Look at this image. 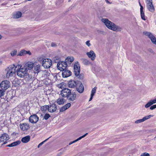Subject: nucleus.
<instances>
[{
    "label": "nucleus",
    "mask_w": 156,
    "mask_h": 156,
    "mask_svg": "<svg viewBox=\"0 0 156 156\" xmlns=\"http://www.w3.org/2000/svg\"><path fill=\"white\" fill-rule=\"evenodd\" d=\"M101 21L109 29L113 31H120L122 30L121 28L116 25L107 19H102Z\"/></svg>",
    "instance_id": "1"
},
{
    "label": "nucleus",
    "mask_w": 156,
    "mask_h": 156,
    "mask_svg": "<svg viewBox=\"0 0 156 156\" xmlns=\"http://www.w3.org/2000/svg\"><path fill=\"white\" fill-rule=\"evenodd\" d=\"M16 67L14 65L9 66L5 69L7 72L6 77L9 78L11 76H13L14 74L16 72Z\"/></svg>",
    "instance_id": "2"
},
{
    "label": "nucleus",
    "mask_w": 156,
    "mask_h": 156,
    "mask_svg": "<svg viewBox=\"0 0 156 156\" xmlns=\"http://www.w3.org/2000/svg\"><path fill=\"white\" fill-rule=\"evenodd\" d=\"M9 136L6 133L2 134L0 136V145L2 146L7 143V141L9 139Z\"/></svg>",
    "instance_id": "3"
},
{
    "label": "nucleus",
    "mask_w": 156,
    "mask_h": 156,
    "mask_svg": "<svg viewBox=\"0 0 156 156\" xmlns=\"http://www.w3.org/2000/svg\"><path fill=\"white\" fill-rule=\"evenodd\" d=\"M52 64L51 60L49 58L44 59L42 62V66L45 69L50 68Z\"/></svg>",
    "instance_id": "4"
},
{
    "label": "nucleus",
    "mask_w": 156,
    "mask_h": 156,
    "mask_svg": "<svg viewBox=\"0 0 156 156\" xmlns=\"http://www.w3.org/2000/svg\"><path fill=\"white\" fill-rule=\"evenodd\" d=\"M28 70L25 68H21L18 71L17 75L20 77H23L27 76Z\"/></svg>",
    "instance_id": "5"
},
{
    "label": "nucleus",
    "mask_w": 156,
    "mask_h": 156,
    "mask_svg": "<svg viewBox=\"0 0 156 156\" xmlns=\"http://www.w3.org/2000/svg\"><path fill=\"white\" fill-rule=\"evenodd\" d=\"M71 93V90L68 88H65L61 90L60 94L62 97L67 98Z\"/></svg>",
    "instance_id": "6"
},
{
    "label": "nucleus",
    "mask_w": 156,
    "mask_h": 156,
    "mask_svg": "<svg viewBox=\"0 0 156 156\" xmlns=\"http://www.w3.org/2000/svg\"><path fill=\"white\" fill-rule=\"evenodd\" d=\"M68 66L66 62H59L57 64V67L59 70L63 71L66 69Z\"/></svg>",
    "instance_id": "7"
},
{
    "label": "nucleus",
    "mask_w": 156,
    "mask_h": 156,
    "mask_svg": "<svg viewBox=\"0 0 156 156\" xmlns=\"http://www.w3.org/2000/svg\"><path fill=\"white\" fill-rule=\"evenodd\" d=\"M10 82L8 80L3 81L1 83V88L5 91L10 86Z\"/></svg>",
    "instance_id": "8"
},
{
    "label": "nucleus",
    "mask_w": 156,
    "mask_h": 156,
    "mask_svg": "<svg viewBox=\"0 0 156 156\" xmlns=\"http://www.w3.org/2000/svg\"><path fill=\"white\" fill-rule=\"evenodd\" d=\"M143 33L149 38L153 44L156 45V38L153 34L147 31L144 32Z\"/></svg>",
    "instance_id": "9"
},
{
    "label": "nucleus",
    "mask_w": 156,
    "mask_h": 156,
    "mask_svg": "<svg viewBox=\"0 0 156 156\" xmlns=\"http://www.w3.org/2000/svg\"><path fill=\"white\" fill-rule=\"evenodd\" d=\"M80 67L78 62H76L74 66V72L76 76H79L80 73Z\"/></svg>",
    "instance_id": "10"
},
{
    "label": "nucleus",
    "mask_w": 156,
    "mask_h": 156,
    "mask_svg": "<svg viewBox=\"0 0 156 156\" xmlns=\"http://www.w3.org/2000/svg\"><path fill=\"white\" fill-rule=\"evenodd\" d=\"M77 90L80 93H82L84 90V87L82 83L79 81H77V83L76 86Z\"/></svg>",
    "instance_id": "11"
},
{
    "label": "nucleus",
    "mask_w": 156,
    "mask_h": 156,
    "mask_svg": "<svg viewBox=\"0 0 156 156\" xmlns=\"http://www.w3.org/2000/svg\"><path fill=\"white\" fill-rule=\"evenodd\" d=\"M76 95L75 92L71 93L67 97L69 102L70 103L74 102L76 99Z\"/></svg>",
    "instance_id": "12"
},
{
    "label": "nucleus",
    "mask_w": 156,
    "mask_h": 156,
    "mask_svg": "<svg viewBox=\"0 0 156 156\" xmlns=\"http://www.w3.org/2000/svg\"><path fill=\"white\" fill-rule=\"evenodd\" d=\"M39 120L38 116L36 114H34L31 115L29 118L30 122L32 123H36Z\"/></svg>",
    "instance_id": "13"
},
{
    "label": "nucleus",
    "mask_w": 156,
    "mask_h": 156,
    "mask_svg": "<svg viewBox=\"0 0 156 156\" xmlns=\"http://www.w3.org/2000/svg\"><path fill=\"white\" fill-rule=\"evenodd\" d=\"M86 54L93 61L95 59L96 55L93 51L90 50L89 52H87Z\"/></svg>",
    "instance_id": "14"
},
{
    "label": "nucleus",
    "mask_w": 156,
    "mask_h": 156,
    "mask_svg": "<svg viewBox=\"0 0 156 156\" xmlns=\"http://www.w3.org/2000/svg\"><path fill=\"white\" fill-rule=\"evenodd\" d=\"M153 115H149L144 117L143 119H139L135 121V123L136 124L139 123L143 122H144L146 120L150 119L151 117H153Z\"/></svg>",
    "instance_id": "15"
},
{
    "label": "nucleus",
    "mask_w": 156,
    "mask_h": 156,
    "mask_svg": "<svg viewBox=\"0 0 156 156\" xmlns=\"http://www.w3.org/2000/svg\"><path fill=\"white\" fill-rule=\"evenodd\" d=\"M57 109L56 105L55 104H52L49 105L48 111L50 112H53L55 111Z\"/></svg>",
    "instance_id": "16"
},
{
    "label": "nucleus",
    "mask_w": 156,
    "mask_h": 156,
    "mask_svg": "<svg viewBox=\"0 0 156 156\" xmlns=\"http://www.w3.org/2000/svg\"><path fill=\"white\" fill-rule=\"evenodd\" d=\"M71 75V72L66 69L62 71V75L63 77H67Z\"/></svg>",
    "instance_id": "17"
},
{
    "label": "nucleus",
    "mask_w": 156,
    "mask_h": 156,
    "mask_svg": "<svg viewBox=\"0 0 156 156\" xmlns=\"http://www.w3.org/2000/svg\"><path fill=\"white\" fill-rule=\"evenodd\" d=\"M20 127L22 130L24 131L28 130L30 128V126L28 124L24 123L20 124Z\"/></svg>",
    "instance_id": "18"
},
{
    "label": "nucleus",
    "mask_w": 156,
    "mask_h": 156,
    "mask_svg": "<svg viewBox=\"0 0 156 156\" xmlns=\"http://www.w3.org/2000/svg\"><path fill=\"white\" fill-rule=\"evenodd\" d=\"M155 103H156V98L151 99L145 105V108H147L150 107L153 104Z\"/></svg>",
    "instance_id": "19"
},
{
    "label": "nucleus",
    "mask_w": 156,
    "mask_h": 156,
    "mask_svg": "<svg viewBox=\"0 0 156 156\" xmlns=\"http://www.w3.org/2000/svg\"><path fill=\"white\" fill-rule=\"evenodd\" d=\"M77 83V81L76 82L74 80H71L68 82V86L69 87L73 88L76 87Z\"/></svg>",
    "instance_id": "20"
},
{
    "label": "nucleus",
    "mask_w": 156,
    "mask_h": 156,
    "mask_svg": "<svg viewBox=\"0 0 156 156\" xmlns=\"http://www.w3.org/2000/svg\"><path fill=\"white\" fill-rule=\"evenodd\" d=\"M34 71L35 73H38L41 71V66L40 65H36L34 67Z\"/></svg>",
    "instance_id": "21"
},
{
    "label": "nucleus",
    "mask_w": 156,
    "mask_h": 156,
    "mask_svg": "<svg viewBox=\"0 0 156 156\" xmlns=\"http://www.w3.org/2000/svg\"><path fill=\"white\" fill-rule=\"evenodd\" d=\"M74 58L73 57H68L65 59V62L68 65H69L73 61Z\"/></svg>",
    "instance_id": "22"
},
{
    "label": "nucleus",
    "mask_w": 156,
    "mask_h": 156,
    "mask_svg": "<svg viewBox=\"0 0 156 156\" xmlns=\"http://www.w3.org/2000/svg\"><path fill=\"white\" fill-rule=\"evenodd\" d=\"M27 54L30 55L31 53L30 51H26L25 50H22L19 52V54L17 55L22 56Z\"/></svg>",
    "instance_id": "23"
},
{
    "label": "nucleus",
    "mask_w": 156,
    "mask_h": 156,
    "mask_svg": "<svg viewBox=\"0 0 156 156\" xmlns=\"http://www.w3.org/2000/svg\"><path fill=\"white\" fill-rule=\"evenodd\" d=\"M66 100L63 98L60 97L56 101L57 103L59 105H63Z\"/></svg>",
    "instance_id": "24"
},
{
    "label": "nucleus",
    "mask_w": 156,
    "mask_h": 156,
    "mask_svg": "<svg viewBox=\"0 0 156 156\" xmlns=\"http://www.w3.org/2000/svg\"><path fill=\"white\" fill-rule=\"evenodd\" d=\"M148 10L151 12H154L155 11V8L153 4H151L146 6Z\"/></svg>",
    "instance_id": "25"
},
{
    "label": "nucleus",
    "mask_w": 156,
    "mask_h": 156,
    "mask_svg": "<svg viewBox=\"0 0 156 156\" xmlns=\"http://www.w3.org/2000/svg\"><path fill=\"white\" fill-rule=\"evenodd\" d=\"M34 64L31 62H28L27 63V68H26L27 70H30L33 69L34 66Z\"/></svg>",
    "instance_id": "26"
},
{
    "label": "nucleus",
    "mask_w": 156,
    "mask_h": 156,
    "mask_svg": "<svg viewBox=\"0 0 156 156\" xmlns=\"http://www.w3.org/2000/svg\"><path fill=\"white\" fill-rule=\"evenodd\" d=\"M30 139V137L29 136H27L22 138L21 141L23 143H27L28 142Z\"/></svg>",
    "instance_id": "27"
},
{
    "label": "nucleus",
    "mask_w": 156,
    "mask_h": 156,
    "mask_svg": "<svg viewBox=\"0 0 156 156\" xmlns=\"http://www.w3.org/2000/svg\"><path fill=\"white\" fill-rule=\"evenodd\" d=\"M21 143V142L20 140L17 141H16L13 142L10 144L7 145V147H12L16 146L18 145H19Z\"/></svg>",
    "instance_id": "28"
},
{
    "label": "nucleus",
    "mask_w": 156,
    "mask_h": 156,
    "mask_svg": "<svg viewBox=\"0 0 156 156\" xmlns=\"http://www.w3.org/2000/svg\"><path fill=\"white\" fill-rule=\"evenodd\" d=\"M22 13L20 12H17L13 15V18L15 19H18L21 17Z\"/></svg>",
    "instance_id": "29"
},
{
    "label": "nucleus",
    "mask_w": 156,
    "mask_h": 156,
    "mask_svg": "<svg viewBox=\"0 0 156 156\" xmlns=\"http://www.w3.org/2000/svg\"><path fill=\"white\" fill-rule=\"evenodd\" d=\"M87 134H88V133H86V134H84V135H83L82 136H81L79 137V138H78L76 140H74V141H73V142H70V143H69V145H71V144H73V143H75L77 141H78L81 140L82 138H84V137H85Z\"/></svg>",
    "instance_id": "30"
},
{
    "label": "nucleus",
    "mask_w": 156,
    "mask_h": 156,
    "mask_svg": "<svg viewBox=\"0 0 156 156\" xmlns=\"http://www.w3.org/2000/svg\"><path fill=\"white\" fill-rule=\"evenodd\" d=\"M143 8H142L141 7V10H140V15L141 19L144 20H145L146 19L145 18L144 13L143 10Z\"/></svg>",
    "instance_id": "31"
},
{
    "label": "nucleus",
    "mask_w": 156,
    "mask_h": 156,
    "mask_svg": "<svg viewBox=\"0 0 156 156\" xmlns=\"http://www.w3.org/2000/svg\"><path fill=\"white\" fill-rule=\"evenodd\" d=\"M82 63L84 65H87L90 64V62L87 59L85 58H82L81 59Z\"/></svg>",
    "instance_id": "32"
},
{
    "label": "nucleus",
    "mask_w": 156,
    "mask_h": 156,
    "mask_svg": "<svg viewBox=\"0 0 156 156\" xmlns=\"http://www.w3.org/2000/svg\"><path fill=\"white\" fill-rule=\"evenodd\" d=\"M5 91L4 90H2V89H0V98L2 99V97H3L5 94Z\"/></svg>",
    "instance_id": "33"
},
{
    "label": "nucleus",
    "mask_w": 156,
    "mask_h": 156,
    "mask_svg": "<svg viewBox=\"0 0 156 156\" xmlns=\"http://www.w3.org/2000/svg\"><path fill=\"white\" fill-rule=\"evenodd\" d=\"M97 89V87H95L94 88L92 89L91 91V95H94V94L96 92V89Z\"/></svg>",
    "instance_id": "34"
},
{
    "label": "nucleus",
    "mask_w": 156,
    "mask_h": 156,
    "mask_svg": "<svg viewBox=\"0 0 156 156\" xmlns=\"http://www.w3.org/2000/svg\"><path fill=\"white\" fill-rule=\"evenodd\" d=\"M146 6L153 4L152 0H145Z\"/></svg>",
    "instance_id": "35"
},
{
    "label": "nucleus",
    "mask_w": 156,
    "mask_h": 156,
    "mask_svg": "<svg viewBox=\"0 0 156 156\" xmlns=\"http://www.w3.org/2000/svg\"><path fill=\"white\" fill-rule=\"evenodd\" d=\"M51 137V136L48 139H46L44 141H43V142L41 143L40 144H39L38 145L37 147L38 148H39L44 143L46 142L49 138H50Z\"/></svg>",
    "instance_id": "36"
},
{
    "label": "nucleus",
    "mask_w": 156,
    "mask_h": 156,
    "mask_svg": "<svg viewBox=\"0 0 156 156\" xmlns=\"http://www.w3.org/2000/svg\"><path fill=\"white\" fill-rule=\"evenodd\" d=\"M48 108H49V105H44L42 107V109L43 111H46L47 109L48 110Z\"/></svg>",
    "instance_id": "37"
},
{
    "label": "nucleus",
    "mask_w": 156,
    "mask_h": 156,
    "mask_svg": "<svg viewBox=\"0 0 156 156\" xmlns=\"http://www.w3.org/2000/svg\"><path fill=\"white\" fill-rule=\"evenodd\" d=\"M50 117V115L48 114H46L43 118V119H44L45 120L48 119Z\"/></svg>",
    "instance_id": "38"
},
{
    "label": "nucleus",
    "mask_w": 156,
    "mask_h": 156,
    "mask_svg": "<svg viewBox=\"0 0 156 156\" xmlns=\"http://www.w3.org/2000/svg\"><path fill=\"white\" fill-rule=\"evenodd\" d=\"M67 110V109L66 108V107H65V105L61 107L60 109V112H63Z\"/></svg>",
    "instance_id": "39"
},
{
    "label": "nucleus",
    "mask_w": 156,
    "mask_h": 156,
    "mask_svg": "<svg viewBox=\"0 0 156 156\" xmlns=\"http://www.w3.org/2000/svg\"><path fill=\"white\" fill-rule=\"evenodd\" d=\"M16 53L17 51L16 50H14L11 53V54L12 56H13L16 55Z\"/></svg>",
    "instance_id": "40"
},
{
    "label": "nucleus",
    "mask_w": 156,
    "mask_h": 156,
    "mask_svg": "<svg viewBox=\"0 0 156 156\" xmlns=\"http://www.w3.org/2000/svg\"><path fill=\"white\" fill-rule=\"evenodd\" d=\"M71 106V104L70 103H68L65 105V107H66V108L68 109Z\"/></svg>",
    "instance_id": "41"
},
{
    "label": "nucleus",
    "mask_w": 156,
    "mask_h": 156,
    "mask_svg": "<svg viewBox=\"0 0 156 156\" xmlns=\"http://www.w3.org/2000/svg\"><path fill=\"white\" fill-rule=\"evenodd\" d=\"M156 108V105H151L150 107V109L151 110H153Z\"/></svg>",
    "instance_id": "42"
},
{
    "label": "nucleus",
    "mask_w": 156,
    "mask_h": 156,
    "mask_svg": "<svg viewBox=\"0 0 156 156\" xmlns=\"http://www.w3.org/2000/svg\"><path fill=\"white\" fill-rule=\"evenodd\" d=\"M28 76V79L30 80V79L32 80L33 79V77L31 75H30L28 74V75H27Z\"/></svg>",
    "instance_id": "43"
},
{
    "label": "nucleus",
    "mask_w": 156,
    "mask_h": 156,
    "mask_svg": "<svg viewBox=\"0 0 156 156\" xmlns=\"http://www.w3.org/2000/svg\"><path fill=\"white\" fill-rule=\"evenodd\" d=\"M150 156L149 154H148V153H147L146 152L142 154L141 155V156Z\"/></svg>",
    "instance_id": "44"
},
{
    "label": "nucleus",
    "mask_w": 156,
    "mask_h": 156,
    "mask_svg": "<svg viewBox=\"0 0 156 156\" xmlns=\"http://www.w3.org/2000/svg\"><path fill=\"white\" fill-rule=\"evenodd\" d=\"M86 44L87 45L88 47L90 46L91 45V44H90V41H87L86 42Z\"/></svg>",
    "instance_id": "45"
},
{
    "label": "nucleus",
    "mask_w": 156,
    "mask_h": 156,
    "mask_svg": "<svg viewBox=\"0 0 156 156\" xmlns=\"http://www.w3.org/2000/svg\"><path fill=\"white\" fill-rule=\"evenodd\" d=\"M56 44L54 42H52L51 44V46L52 47H56Z\"/></svg>",
    "instance_id": "46"
},
{
    "label": "nucleus",
    "mask_w": 156,
    "mask_h": 156,
    "mask_svg": "<svg viewBox=\"0 0 156 156\" xmlns=\"http://www.w3.org/2000/svg\"><path fill=\"white\" fill-rule=\"evenodd\" d=\"M93 96H94V95H91V97L89 99V101H91L92 99Z\"/></svg>",
    "instance_id": "47"
},
{
    "label": "nucleus",
    "mask_w": 156,
    "mask_h": 156,
    "mask_svg": "<svg viewBox=\"0 0 156 156\" xmlns=\"http://www.w3.org/2000/svg\"><path fill=\"white\" fill-rule=\"evenodd\" d=\"M58 87L60 88H62V85L61 84H59V85H58Z\"/></svg>",
    "instance_id": "48"
},
{
    "label": "nucleus",
    "mask_w": 156,
    "mask_h": 156,
    "mask_svg": "<svg viewBox=\"0 0 156 156\" xmlns=\"http://www.w3.org/2000/svg\"><path fill=\"white\" fill-rule=\"evenodd\" d=\"M139 4H140V10H141V7L142 8H143V6L141 5L140 2H139Z\"/></svg>",
    "instance_id": "49"
},
{
    "label": "nucleus",
    "mask_w": 156,
    "mask_h": 156,
    "mask_svg": "<svg viewBox=\"0 0 156 156\" xmlns=\"http://www.w3.org/2000/svg\"><path fill=\"white\" fill-rule=\"evenodd\" d=\"M2 63V61L0 60V65H1Z\"/></svg>",
    "instance_id": "50"
},
{
    "label": "nucleus",
    "mask_w": 156,
    "mask_h": 156,
    "mask_svg": "<svg viewBox=\"0 0 156 156\" xmlns=\"http://www.w3.org/2000/svg\"><path fill=\"white\" fill-rule=\"evenodd\" d=\"M149 51H150V52H153V50L151 49H149Z\"/></svg>",
    "instance_id": "51"
},
{
    "label": "nucleus",
    "mask_w": 156,
    "mask_h": 156,
    "mask_svg": "<svg viewBox=\"0 0 156 156\" xmlns=\"http://www.w3.org/2000/svg\"><path fill=\"white\" fill-rule=\"evenodd\" d=\"M2 37V36H1V35H0V39Z\"/></svg>",
    "instance_id": "52"
},
{
    "label": "nucleus",
    "mask_w": 156,
    "mask_h": 156,
    "mask_svg": "<svg viewBox=\"0 0 156 156\" xmlns=\"http://www.w3.org/2000/svg\"><path fill=\"white\" fill-rule=\"evenodd\" d=\"M106 2H107V3H109V2H108V0H107V1H106Z\"/></svg>",
    "instance_id": "53"
},
{
    "label": "nucleus",
    "mask_w": 156,
    "mask_h": 156,
    "mask_svg": "<svg viewBox=\"0 0 156 156\" xmlns=\"http://www.w3.org/2000/svg\"><path fill=\"white\" fill-rule=\"evenodd\" d=\"M0 87H1V83H0Z\"/></svg>",
    "instance_id": "54"
}]
</instances>
